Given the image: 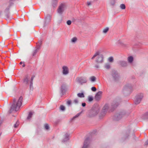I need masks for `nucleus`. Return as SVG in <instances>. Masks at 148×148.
Instances as JSON below:
<instances>
[{"label": "nucleus", "instance_id": "1", "mask_svg": "<svg viewBox=\"0 0 148 148\" xmlns=\"http://www.w3.org/2000/svg\"><path fill=\"white\" fill-rule=\"evenodd\" d=\"M23 100V98L21 96L17 101H16L15 99L13 100V104L12 105L9 112L10 113L13 111H18L22 105Z\"/></svg>", "mask_w": 148, "mask_h": 148}, {"label": "nucleus", "instance_id": "2", "mask_svg": "<svg viewBox=\"0 0 148 148\" xmlns=\"http://www.w3.org/2000/svg\"><path fill=\"white\" fill-rule=\"evenodd\" d=\"M96 57H97L95 61L97 63H102L103 62V56L102 54H100L99 51H97L96 52L91 58V59H93Z\"/></svg>", "mask_w": 148, "mask_h": 148}, {"label": "nucleus", "instance_id": "3", "mask_svg": "<svg viewBox=\"0 0 148 148\" xmlns=\"http://www.w3.org/2000/svg\"><path fill=\"white\" fill-rule=\"evenodd\" d=\"M66 8L67 6L66 3H61L59 5L57 9V12L59 14L62 15Z\"/></svg>", "mask_w": 148, "mask_h": 148}, {"label": "nucleus", "instance_id": "4", "mask_svg": "<svg viewBox=\"0 0 148 148\" xmlns=\"http://www.w3.org/2000/svg\"><path fill=\"white\" fill-rule=\"evenodd\" d=\"M130 113L126 112L125 110L122 111L119 114H117L115 116L116 120H119L123 116H126L128 115Z\"/></svg>", "mask_w": 148, "mask_h": 148}, {"label": "nucleus", "instance_id": "5", "mask_svg": "<svg viewBox=\"0 0 148 148\" xmlns=\"http://www.w3.org/2000/svg\"><path fill=\"white\" fill-rule=\"evenodd\" d=\"M144 97V94L143 93H140L137 94L135 96L134 103L136 104L139 103L142 100Z\"/></svg>", "mask_w": 148, "mask_h": 148}, {"label": "nucleus", "instance_id": "6", "mask_svg": "<svg viewBox=\"0 0 148 148\" xmlns=\"http://www.w3.org/2000/svg\"><path fill=\"white\" fill-rule=\"evenodd\" d=\"M99 111V108L98 107L94 108H92L90 111V113L88 115V116L91 117L96 116L98 114Z\"/></svg>", "mask_w": 148, "mask_h": 148}, {"label": "nucleus", "instance_id": "7", "mask_svg": "<svg viewBox=\"0 0 148 148\" xmlns=\"http://www.w3.org/2000/svg\"><path fill=\"white\" fill-rule=\"evenodd\" d=\"M133 85L130 84H127L124 86L122 92L123 93H125L128 92L130 90H131L133 88Z\"/></svg>", "mask_w": 148, "mask_h": 148}, {"label": "nucleus", "instance_id": "8", "mask_svg": "<svg viewBox=\"0 0 148 148\" xmlns=\"http://www.w3.org/2000/svg\"><path fill=\"white\" fill-rule=\"evenodd\" d=\"M14 0H10V4L6 8L5 10V16L7 19H11L12 18V17H11L10 16L9 14V10L10 8V6L13 4L12 1Z\"/></svg>", "mask_w": 148, "mask_h": 148}, {"label": "nucleus", "instance_id": "9", "mask_svg": "<svg viewBox=\"0 0 148 148\" xmlns=\"http://www.w3.org/2000/svg\"><path fill=\"white\" fill-rule=\"evenodd\" d=\"M111 75L113 79L115 81H118L119 78V74L115 70H113L111 73Z\"/></svg>", "mask_w": 148, "mask_h": 148}, {"label": "nucleus", "instance_id": "10", "mask_svg": "<svg viewBox=\"0 0 148 148\" xmlns=\"http://www.w3.org/2000/svg\"><path fill=\"white\" fill-rule=\"evenodd\" d=\"M110 108V107L109 106L108 104H106L105 105L103 108L101 115L99 116L100 119H102L105 116L106 113Z\"/></svg>", "mask_w": 148, "mask_h": 148}, {"label": "nucleus", "instance_id": "11", "mask_svg": "<svg viewBox=\"0 0 148 148\" xmlns=\"http://www.w3.org/2000/svg\"><path fill=\"white\" fill-rule=\"evenodd\" d=\"M76 81L81 84L86 83L87 80L84 77H80L77 78L76 79Z\"/></svg>", "mask_w": 148, "mask_h": 148}, {"label": "nucleus", "instance_id": "12", "mask_svg": "<svg viewBox=\"0 0 148 148\" xmlns=\"http://www.w3.org/2000/svg\"><path fill=\"white\" fill-rule=\"evenodd\" d=\"M90 142V138L88 137L84 140L82 148H88Z\"/></svg>", "mask_w": 148, "mask_h": 148}, {"label": "nucleus", "instance_id": "13", "mask_svg": "<svg viewBox=\"0 0 148 148\" xmlns=\"http://www.w3.org/2000/svg\"><path fill=\"white\" fill-rule=\"evenodd\" d=\"M66 86L65 84H63L61 86L60 90V94L61 95H63L65 93L66 91Z\"/></svg>", "mask_w": 148, "mask_h": 148}, {"label": "nucleus", "instance_id": "14", "mask_svg": "<svg viewBox=\"0 0 148 148\" xmlns=\"http://www.w3.org/2000/svg\"><path fill=\"white\" fill-rule=\"evenodd\" d=\"M62 73L63 75H67L69 73V69L67 66H63L62 67Z\"/></svg>", "mask_w": 148, "mask_h": 148}, {"label": "nucleus", "instance_id": "15", "mask_svg": "<svg viewBox=\"0 0 148 148\" xmlns=\"http://www.w3.org/2000/svg\"><path fill=\"white\" fill-rule=\"evenodd\" d=\"M102 92L99 91L97 92L95 96V99L96 101H99L101 99Z\"/></svg>", "mask_w": 148, "mask_h": 148}, {"label": "nucleus", "instance_id": "16", "mask_svg": "<svg viewBox=\"0 0 148 148\" xmlns=\"http://www.w3.org/2000/svg\"><path fill=\"white\" fill-rule=\"evenodd\" d=\"M45 26L46 24H48L50 21L51 19V16L50 15H47L45 17Z\"/></svg>", "mask_w": 148, "mask_h": 148}, {"label": "nucleus", "instance_id": "17", "mask_svg": "<svg viewBox=\"0 0 148 148\" xmlns=\"http://www.w3.org/2000/svg\"><path fill=\"white\" fill-rule=\"evenodd\" d=\"M118 64L123 67H125L127 65V62L125 61L120 60L118 62Z\"/></svg>", "mask_w": 148, "mask_h": 148}, {"label": "nucleus", "instance_id": "18", "mask_svg": "<svg viewBox=\"0 0 148 148\" xmlns=\"http://www.w3.org/2000/svg\"><path fill=\"white\" fill-rule=\"evenodd\" d=\"M69 138V135L67 133H66L65 134L64 138V139L62 140L63 142H65L67 140H68Z\"/></svg>", "mask_w": 148, "mask_h": 148}, {"label": "nucleus", "instance_id": "19", "mask_svg": "<svg viewBox=\"0 0 148 148\" xmlns=\"http://www.w3.org/2000/svg\"><path fill=\"white\" fill-rule=\"evenodd\" d=\"M119 104V103L116 101H113L111 104V108H114L117 106Z\"/></svg>", "mask_w": 148, "mask_h": 148}, {"label": "nucleus", "instance_id": "20", "mask_svg": "<svg viewBox=\"0 0 148 148\" xmlns=\"http://www.w3.org/2000/svg\"><path fill=\"white\" fill-rule=\"evenodd\" d=\"M29 79V77L28 76H26L24 79V83L26 84H27L28 83V81Z\"/></svg>", "mask_w": 148, "mask_h": 148}, {"label": "nucleus", "instance_id": "21", "mask_svg": "<svg viewBox=\"0 0 148 148\" xmlns=\"http://www.w3.org/2000/svg\"><path fill=\"white\" fill-rule=\"evenodd\" d=\"M82 112V111L76 114L75 116H73V117L71 119V121H72L73 120H75L76 118H77L79 116Z\"/></svg>", "mask_w": 148, "mask_h": 148}, {"label": "nucleus", "instance_id": "22", "mask_svg": "<svg viewBox=\"0 0 148 148\" xmlns=\"http://www.w3.org/2000/svg\"><path fill=\"white\" fill-rule=\"evenodd\" d=\"M40 49V46H38V47H36V49L33 52V56H34L36 54V53L37 52L38 50H39Z\"/></svg>", "mask_w": 148, "mask_h": 148}, {"label": "nucleus", "instance_id": "23", "mask_svg": "<svg viewBox=\"0 0 148 148\" xmlns=\"http://www.w3.org/2000/svg\"><path fill=\"white\" fill-rule=\"evenodd\" d=\"M111 67V66L110 64L107 63L105 64L104 68L107 69H109Z\"/></svg>", "mask_w": 148, "mask_h": 148}, {"label": "nucleus", "instance_id": "24", "mask_svg": "<svg viewBox=\"0 0 148 148\" xmlns=\"http://www.w3.org/2000/svg\"><path fill=\"white\" fill-rule=\"evenodd\" d=\"M58 0H52V5L53 7H55L57 3Z\"/></svg>", "mask_w": 148, "mask_h": 148}, {"label": "nucleus", "instance_id": "25", "mask_svg": "<svg viewBox=\"0 0 148 148\" xmlns=\"http://www.w3.org/2000/svg\"><path fill=\"white\" fill-rule=\"evenodd\" d=\"M133 60V58L132 56H130L128 57V61L129 62L132 63Z\"/></svg>", "mask_w": 148, "mask_h": 148}, {"label": "nucleus", "instance_id": "26", "mask_svg": "<svg viewBox=\"0 0 148 148\" xmlns=\"http://www.w3.org/2000/svg\"><path fill=\"white\" fill-rule=\"evenodd\" d=\"M77 96L80 98H83L84 97V95L83 92L78 93L77 94Z\"/></svg>", "mask_w": 148, "mask_h": 148}, {"label": "nucleus", "instance_id": "27", "mask_svg": "<svg viewBox=\"0 0 148 148\" xmlns=\"http://www.w3.org/2000/svg\"><path fill=\"white\" fill-rule=\"evenodd\" d=\"M77 40V38L76 37H74L72 38L71 40L72 43H75Z\"/></svg>", "mask_w": 148, "mask_h": 148}, {"label": "nucleus", "instance_id": "28", "mask_svg": "<svg viewBox=\"0 0 148 148\" xmlns=\"http://www.w3.org/2000/svg\"><path fill=\"white\" fill-rule=\"evenodd\" d=\"M33 114V113L32 112H30L29 113L27 117V119H29L32 117Z\"/></svg>", "mask_w": 148, "mask_h": 148}, {"label": "nucleus", "instance_id": "29", "mask_svg": "<svg viewBox=\"0 0 148 148\" xmlns=\"http://www.w3.org/2000/svg\"><path fill=\"white\" fill-rule=\"evenodd\" d=\"M42 41L41 40H39L38 42L37 43V46L36 47H38V46H40V48L41 45L42 44Z\"/></svg>", "mask_w": 148, "mask_h": 148}, {"label": "nucleus", "instance_id": "30", "mask_svg": "<svg viewBox=\"0 0 148 148\" xmlns=\"http://www.w3.org/2000/svg\"><path fill=\"white\" fill-rule=\"evenodd\" d=\"M110 3V5L112 6H113L115 3V0H111Z\"/></svg>", "mask_w": 148, "mask_h": 148}, {"label": "nucleus", "instance_id": "31", "mask_svg": "<svg viewBox=\"0 0 148 148\" xmlns=\"http://www.w3.org/2000/svg\"><path fill=\"white\" fill-rule=\"evenodd\" d=\"M120 8L121 9L124 10L125 8V4H122L120 5Z\"/></svg>", "mask_w": 148, "mask_h": 148}, {"label": "nucleus", "instance_id": "32", "mask_svg": "<svg viewBox=\"0 0 148 148\" xmlns=\"http://www.w3.org/2000/svg\"><path fill=\"white\" fill-rule=\"evenodd\" d=\"M96 78L94 76H92L90 78V81L92 82H94Z\"/></svg>", "mask_w": 148, "mask_h": 148}, {"label": "nucleus", "instance_id": "33", "mask_svg": "<svg viewBox=\"0 0 148 148\" xmlns=\"http://www.w3.org/2000/svg\"><path fill=\"white\" fill-rule=\"evenodd\" d=\"M109 28L108 27H106L103 30V32L104 33H106L109 30Z\"/></svg>", "mask_w": 148, "mask_h": 148}, {"label": "nucleus", "instance_id": "34", "mask_svg": "<svg viewBox=\"0 0 148 148\" xmlns=\"http://www.w3.org/2000/svg\"><path fill=\"white\" fill-rule=\"evenodd\" d=\"M88 101L89 102L92 101L93 100V98L92 96H89L88 97Z\"/></svg>", "mask_w": 148, "mask_h": 148}, {"label": "nucleus", "instance_id": "35", "mask_svg": "<svg viewBox=\"0 0 148 148\" xmlns=\"http://www.w3.org/2000/svg\"><path fill=\"white\" fill-rule=\"evenodd\" d=\"M45 128L46 130H48L49 129V125L47 124H45L44 125Z\"/></svg>", "mask_w": 148, "mask_h": 148}, {"label": "nucleus", "instance_id": "36", "mask_svg": "<svg viewBox=\"0 0 148 148\" xmlns=\"http://www.w3.org/2000/svg\"><path fill=\"white\" fill-rule=\"evenodd\" d=\"M60 109L62 111H64L65 110V107L63 106V105H61L60 106Z\"/></svg>", "mask_w": 148, "mask_h": 148}, {"label": "nucleus", "instance_id": "37", "mask_svg": "<svg viewBox=\"0 0 148 148\" xmlns=\"http://www.w3.org/2000/svg\"><path fill=\"white\" fill-rule=\"evenodd\" d=\"M30 89L31 90H32L33 89V83H30L29 85Z\"/></svg>", "mask_w": 148, "mask_h": 148}, {"label": "nucleus", "instance_id": "38", "mask_svg": "<svg viewBox=\"0 0 148 148\" xmlns=\"http://www.w3.org/2000/svg\"><path fill=\"white\" fill-rule=\"evenodd\" d=\"M19 124V122L17 121L16 123L14 124V127L15 128L17 127L18 126Z\"/></svg>", "mask_w": 148, "mask_h": 148}, {"label": "nucleus", "instance_id": "39", "mask_svg": "<svg viewBox=\"0 0 148 148\" xmlns=\"http://www.w3.org/2000/svg\"><path fill=\"white\" fill-rule=\"evenodd\" d=\"M108 61L110 62H112L113 60V58L112 57H110L108 58Z\"/></svg>", "mask_w": 148, "mask_h": 148}, {"label": "nucleus", "instance_id": "40", "mask_svg": "<svg viewBox=\"0 0 148 148\" xmlns=\"http://www.w3.org/2000/svg\"><path fill=\"white\" fill-rule=\"evenodd\" d=\"M67 105L69 106L71 104V100H68L66 102Z\"/></svg>", "mask_w": 148, "mask_h": 148}, {"label": "nucleus", "instance_id": "41", "mask_svg": "<svg viewBox=\"0 0 148 148\" xmlns=\"http://www.w3.org/2000/svg\"><path fill=\"white\" fill-rule=\"evenodd\" d=\"M91 90L94 92L96 90V88L94 86L92 87L91 88Z\"/></svg>", "mask_w": 148, "mask_h": 148}, {"label": "nucleus", "instance_id": "42", "mask_svg": "<svg viewBox=\"0 0 148 148\" xmlns=\"http://www.w3.org/2000/svg\"><path fill=\"white\" fill-rule=\"evenodd\" d=\"M66 23L68 25H70L71 23V20H69L67 21Z\"/></svg>", "mask_w": 148, "mask_h": 148}, {"label": "nucleus", "instance_id": "43", "mask_svg": "<svg viewBox=\"0 0 148 148\" xmlns=\"http://www.w3.org/2000/svg\"><path fill=\"white\" fill-rule=\"evenodd\" d=\"M34 76H32L31 78V80L30 81V83H33V81L34 79Z\"/></svg>", "mask_w": 148, "mask_h": 148}, {"label": "nucleus", "instance_id": "44", "mask_svg": "<svg viewBox=\"0 0 148 148\" xmlns=\"http://www.w3.org/2000/svg\"><path fill=\"white\" fill-rule=\"evenodd\" d=\"M74 102L75 104H77L78 103V101L77 99H75L74 100Z\"/></svg>", "mask_w": 148, "mask_h": 148}, {"label": "nucleus", "instance_id": "45", "mask_svg": "<svg viewBox=\"0 0 148 148\" xmlns=\"http://www.w3.org/2000/svg\"><path fill=\"white\" fill-rule=\"evenodd\" d=\"M92 3V1H88L87 2V5L89 6L91 5V3Z\"/></svg>", "mask_w": 148, "mask_h": 148}, {"label": "nucleus", "instance_id": "46", "mask_svg": "<svg viewBox=\"0 0 148 148\" xmlns=\"http://www.w3.org/2000/svg\"><path fill=\"white\" fill-rule=\"evenodd\" d=\"M86 105V104L85 103H82V106L83 107H85Z\"/></svg>", "mask_w": 148, "mask_h": 148}, {"label": "nucleus", "instance_id": "47", "mask_svg": "<svg viewBox=\"0 0 148 148\" xmlns=\"http://www.w3.org/2000/svg\"><path fill=\"white\" fill-rule=\"evenodd\" d=\"M128 134H127V135H126V136H125V139H126L128 137Z\"/></svg>", "mask_w": 148, "mask_h": 148}, {"label": "nucleus", "instance_id": "48", "mask_svg": "<svg viewBox=\"0 0 148 148\" xmlns=\"http://www.w3.org/2000/svg\"><path fill=\"white\" fill-rule=\"evenodd\" d=\"M62 18H61L60 20L58 21V23H61L62 22Z\"/></svg>", "mask_w": 148, "mask_h": 148}, {"label": "nucleus", "instance_id": "49", "mask_svg": "<svg viewBox=\"0 0 148 148\" xmlns=\"http://www.w3.org/2000/svg\"><path fill=\"white\" fill-rule=\"evenodd\" d=\"M95 67L97 68H99V65H96L95 66Z\"/></svg>", "mask_w": 148, "mask_h": 148}, {"label": "nucleus", "instance_id": "50", "mask_svg": "<svg viewBox=\"0 0 148 148\" xmlns=\"http://www.w3.org/2000/svg\"><path fill=\"white\" fill-rule=\"evenodd\" d=\"M145 145H148V140H147L145 143Z\"/></svg>", "mask_w": 148, "mask_h": 148}, {"label": "nucleus", "instance_id": "51", "mask_svg": "<svg viewBox=\"0 0 148 148\" xmlns=\"http://www.w3.org/2000/svg\"><path fill=\"white\" fill-rule=\"evenodd\" d=\"M25 66V65L24 64V63L23 62V64L22 65L23 67H24Z\"/></svg>", "mask_w": 148, "mask_h": 148}, {"label": "nucleus", "instance_id": "52", "mask_svg": "<svg viewBox=\"0 0 148 148\" xmlns=\"http://www.w3.org/2000/svg\"><path fill=\"white\" fill-rule=\"evenodd\" d=\"M23 63V62H21L20 63V64H22Z\"/></svg>", "mask_w": 148, "mask_h": 148}, {"label": "nucleus", "instance_id": "53", "mask_svg": "<svg viewBox=\"0 0 148 148\" xmlns=\"http://www.w3.org/2000/svg\"><path fill=\"white\" fill-rule=\"evenodd\" d=\"M111 110V111H112V110Z\"/></svg>", "mask_w": 148, "mask_h": 148}]
</instances>
